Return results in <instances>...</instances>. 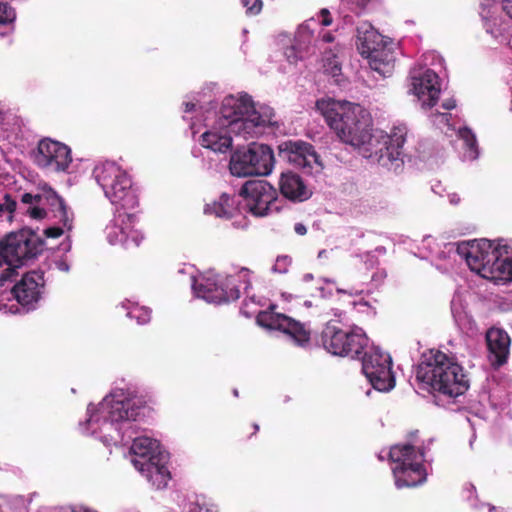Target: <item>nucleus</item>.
<instances>
[{
    "instance_id": "f3484780",
    "label": "nucleus",
    "mask_w": 512,
    "mask_h": 512,
    "mask_svg": "<svg viewBox=\"0 0 512 512\" xmlns=\"http://www.w3.org/2000/svg\"><path fill=\"white\" fill-rule=\"evenodd\" d=\"M194 289L198 297L209 303H228L240 297V291L231 278L219 282L207 279L203 283L196 284Z\"/></svg>"
},
{
    "instance_id": "c756f323",
    "label": "nucleus",
    "mask_w": 512,
    "mask_h": 512,
    "mask_svg": "<svg viewBox=\"0 0 512 512\" xmlns=\"http://www.w3.org/2000/svg\"><path fill=\"white\" fill-rule=\"evenodd\" d=\"M200 144L214 152L225 153L232 147V137L229 131L209 130L201 135Z\"/></svg>"
},
{
    "instance_id": "58836bf2",
    "label": "nucleus",
    "mask_w": 512,
    "mask_h": 512,
    "mask_svg": "<svg viewBox=\"0 0 512 512\" xmlns=\"http://www.w3.org/2000/svg\"><path fill=\"white\" fill-rule=\"evenodd\" d=\"M319 16L321 18L320 23L322 26H330L332 24L333 18L328 9H326V8L321 9L319 12Z\"/></svg>"
},
{
    "instance_id": "f704fd0d",
    "label": "nucleus",
    "mask_w": 512,
    "mask_h": 512,
    "mask_svg": "<svg viewBox=\"0 0 512 512\" xmlns=\"http://www.w3.org/2000/svg\"><path fill=\"white\" fill-rule=\"evenodd\" d=\"M131 318L137 320L141 325L146 324L151 319V309L147 307H137L129 312Z\"/></svg>"
},
{
    "instance_id": "6ab92c4d",
    "label": "nucleus",
    "mask_w": 512,
    "mask_h": 512,
    "mask_svg": "<svg viewBox=\"0 0 512 512\" xmlns=\"http://www.w3.org/2000/svg\"><path fill=\"white\" fill-rule=\"evenodd\" d=\"M485 341L488 360L494 369H499L508 361L511 338L505 330L491 327L485 333Z\"/></svg>"
},
{
    "instance_id": "4be33fe9",
    "label": "nucleus",
    "mask_w": 512,
    "mask_h": 512,
    "mask_svg": "<svg viewBox=\"0 0 512 512\" xmlns=\"http://www.w3.org/2000/svg\"><path fill=\"white\" fill-rule=\"evenodd\" d=\"M506 245L499 246L495 259L484 269L481 276L495 283H506L512 280V259Z\"/></svg>"
},
{
    "instance_id": "de8ad7c7",
    "label": "nucleus",
    "mask_w": 512,
    "mask_h": 512,
    "mask_svg": "<svg viewBox=\"0 0 512 512\" xmlns=\"http://www.w3.org/2000/svg\"><path fill=\"white\" fill-rule=\"evenodd\" d=\"M252 431L250 432V436L255 435L259 431V425L256 423L251 424Z\"/></svg>"
},
{
    "instance_id": "0eeeda50",
    "label": "nucleus",
    "mask_w": 512,
    "mask_h": 512,
    "mask_svg": "<svg viewBox=\"0 0 512 512\" xmlns=\"http://www.w3.org/2000/svg\"><path fill=\"white\" fill-rule=\"evenodd\" d=\"M21 202L29 205L25 210L31 218L41 220L47 217L45 207L53 214V217L63 225L67 231L73 228V213L69 212L65 200L49 185L44 184L37 188V193H24Z\"/></svg>"
},
{
    "instance_id": "ea45409f",
    "label": "nucleus",
    "mask_w": 512,
    "mask_h": 512,
    "mask_svg": "<svg viewBox=\"0 0 512 512\" xmlns=\"http://www.w3.org/2000/svg\"><path fill=\"white\" fill-rule=\"evenodd\" d=\"M502 9L512 19V0H502Z\"/></svg>"
},
{
    "instance_id": "f03ea898",
    "label": "nucleus",
    "mask_w": 512,
    "mask_h": 512,
    "mask_svg": "<svg viewBox=\"0 0 512 512\" xmlns=\"http://www.w3.org/2000/svg\"><path fill=\"white\" fill-rule=\"evenodd\" d=\"M316 108L343 143L353 147L371 144L368 114L359 104L328 98L317 100Z\"/></svg>"
},
{
    "instance_id": "aec40b11",
    "label": "nucleus",
    "mask_w": 512,
    "mask_h": 512,
    "mask_svg": "<svg viewBox=\"0 0 512 512\" xmlns=\"http://www.w3.org/2000/svg\"><path fill=\"white\" fill-rule=\"evenodd\" d=\"M411 86L413 94L423 107L432 108L436 105L441 89L439 77L433 70L426 69L419 76H412Z\"/></svg>"
},
{
    "instance_id": "9d476101",
    "label": "nucleus",
    "mask_w": 512,
    "mask_h": 512,
    "mask_svg": "<svg viewBox=\"0 0 512 512\" xmlns=\"http://www.w3.org/2000/svg\"><path fill=\"white\" fill-rule=\"evenodd\" d=\"M362 371L374 389L389 391L395 385L392 373V359L378 347L363 352Z\"/></svg>"
},
{
    "instance_id": "79ce46f5",
    "label": "nucleus",
    "mask_w": 512,
    "mask_h": 512,
    "mask_svg": "<svg viewBox=\"0 0 512 512\" xmlns=\"http://www.w3.org/2000/svg\"><path fill=\"white\" fill-rule=\"evenodd\" d=\"M285 53L287 55L288 60L291 63H293V62H295L297 60V58L295 56V49H294V47L287 48Z\"/></svg>"
},
{
    "instance_id": "f8f14e48",
    "label": "nucleus",
    "mask_w": 512,
    "mask_h": 512,
    "mask_svg": "<svg viewBox=\"0 0 512 512\" xmlns=\"http://www.w3.org/2000/svg\"><path fill=\"white\" fill-rule=\"evenodd\" d=\"M277 306L272 304L266 310L260 311L256 316L259 326L278 330L290 336L299 346H305L310 341V331L305 325L293 318L276 311Z\"/></svg>"
},
{
    "instance_id": "2f4dec72",
    "label": "nucleus",
    "mask_w": 512,
    "mask_h": 512,
    "mask_svg": "<svg viewBox=\"0 0 512 512\" xmlns=\"http://www.w3.org/2000/svg\"><path fill=\"white\" fill-rule=\"evenodd\" d=\"M323 67L325 73L332 77H338L341 74V64L334 54L325 58Z\"/></svg>"
},
{
    "instance_id": "412c9836",
    "label": "nucleus",
    "mask_w": 512,
    "mask_h": 512,
    "mask_svg": "<svg viewBox=\"0 0 512 512\" xmlns=\"http://www.w3.org/2000/svg\"><path fill=\"white\" fill-rule=\"evenodd\" d=\"M44 283V273L42 271H30L22 276L13 286L11 292L19 304L29 306L40 299Z\"/></svg>"
},
{
    "instance_id": "f257e3e1",
    "label": "nucleus",
    "mask_w": 512,
    "mask_h": 512,
    "mask_svg": "<svg viewBox=\"0 0 512 512\" xmlns=\"http://www.w3.org/2000/svg\"><path fill=\"white\" fill-rule=\"evenodd\" d=\"M416 378L442 395L456 398L469 389V378L456 357L430 349L422 354Z\"/></svg>"
},
{
    "instance_id": "b1692460",
    "label": "nucleus",
    "mask_w": 512,
    "mask_h": 512,
    "mask_svg": "<svg viewBox=\"0 0 512 512\" xmlns=\"http://www.w3.org/2000/svg\"><path fill=\"white\" fill-rule=\"evenodd\" d=\"M133 465L157 489L166 487L171 478L168 467L164 462V457L153 462L133 460Z\"/></svg>"
},
{
    "instance_id": "4c0bfd02",
    "label": "nucleus",
    "mask_w": 512,
    "mask_h": 512,
    "mask_svg": "<svg viewBox=\"0 0 512 512\" xmlns=\"http://www.w3.org/2000/svg\"><path fill=\"white\" fill-rule=\"evenodd\" d=\"M64 233V229L58 226L48 227L44 230V235L47 238H59Z\"/></svg>"
},
{
    "instance_id": "7ed1b4c3",
    "label": "nucleus",
    "mask_w": 512,
    "mask_h": 512,
    "mask_svg": "<svg viewBox=\"0 0 512 512\" xmlns=\"http://www.w3.org/2000/svg\"><path fill=\"white\" fill-rule=\"evenodd\" d=\"M222 116L230 120L229 132L242 136L244 139L254 138L260 129L272 122L273 113L268 108L258 110L248 94L239 98L227 97L221 107Z\"/></svg>"
},
{
    "instance_id": "473e14b6",
    "label": "nucleus",
    "mask_w": 512,
    "mask_h": 512,
    "mask_svg": "<svg viewBox=\"0 0 512 512\" xmlns=\"http://www.w3.org/2000/svg\"><path fill=\"white\" fill-rule=\"evenodd\" d=\"M379 2L380 0H349L351 10L357 14L373 9Z\"/></svg>"
},
{
    "instance_id": "e433bc0d",
    "label": "nucleus",
    "mask_w": 512,
    "mask_h": 512,
    "mask_svg": "<svg viewBox=\"0 0 512 512\" xmlns=\"http://www.w3.org/2000/svg\"><path fill=\"white\" fill-rule=\"evenodd\" d=\"M3 201V203L0 202V215L4 212L13 214L17 209V202L8 193L4 194Z\"/></svg>"
},
{
    "instance_id": "c85d7f7f",
    "label": "nucleus",
    "mask_w": 512,
    "mask_h": 512,
    "mask_svg": "<svg viewBox=\"0 0 512 512\" xmlns=\"http://www.w3.org/2000/svg\"><path fill=\"white\" fill-rule=\"evenodd\" d=\"M158 445L156 441L148 437H138L134 439L130 451L134 455L133 460H141L143 462H153L163 455L157 451Z\"/></svg>"
},
{
    "instance_id": "7c9ffc66",
    "label": "nucleus",
    "mask_w": 512,
    "mask_h": 512,
    "mask_svg": "<svg viewBox=\"0 0 512 512\" xmlns=\"http://www.w3.org/2000/svg\"><path fill=\"white\" fill-rule=\"evenodd\" d=\"M459 137L464 141L466 147L472 152V158L478 155L476 136L471 129L464 127L459 129Z\"/></svg>"
},
{
    "instance_id": "bb28decb",
    "label": "nucleus",
    "mask_w": 512,
    "mask_h": 512,
    "mask_svg": "<svg viewBox=\"0 0 512 512\" xmlns=\"http://www.w3.org/2000/svg\"><path fill=\"white\" fill-rule=\"evenodd\" d=\"M406 141V128L394 127L390 134L383 136V147L379 148L376 153H380V157H387L390 161L396 160L401 154V149Z\"/></svg>"
},
{
    "instance_id": "1a4fd4ad",
    "label": "nucleus",
    "mask_w": 512,
    "mask_h": 512,
    "mask_svg": "<svg viewBox=\"0 0 512 512\" xmlns=\"http://www.w3.org/2000/svg\"><path fill=\"white\" fill-rule=\"evenodd\" d=\"M323 347L333 355L359 358L368 347L369 339L362 329H342L327 323L321 332Z\"/></svg>"
},
{
    "instance_id": "a18cd8bd",
    "label": "nucleus",
    "mask_w": 512,
    "mask_h": 512,
    "mask_svg": "<svg viewBox=\"0 0 512 512\" xmlns=\"http://www.w3.org/2000/svg\"><path fill=\"white\" fill-rule=\"evenodd\" d=\"M196 105L193 102L184 103V111L189 113L195 110Z\"/></svg>"
},
{
    "instance_id": "6e6552de",
    "label": "nucleus",
    "mask_w": 512,
    "mask_h": 512,
    "mask_svg": "<svg viewBox=\"0 0 512 512\" xmlns=\"http://www.w3.org/2000/svg\"><path fill=\"white\" fill-rule=\"evenodd\" d=\"M274 165L273 150L265 144L251 143L231 155L229 169L238 177L266 176Z\"/></svg>"
},
{
    "instance_id": "49530a36",
    "label": "nucleus",
    "mask_w": 512,
    "mask_h": 512,
    "mask_svg": "<svg viewBox=\"0 0 512 512\" xmlns=\"http://www.w3.org/2000/svg\"><path fill=\"white\" fill-rule=\"evenodd\" d=\"M57 267H58L59 270H61L63 272H68L69 271V265L65 261H59L57 263Z\"/></svg>"
},
{
    "instance_id": "9b49d317",
    "label": "nucleus",
    "mask_w": 512,
    "mask_h": 512,
    "mask_svg": "<svg viewBox=\"0 0 512 512\" xmlns=\"http://www.w3.org/2000/svg\"><path fill=\"white\" fill-rule=\"evenodd\" d=\"M239 196L246 200V205L254 216L264 217L279 210L277 191L265 180L247 181L241 187Z\"/></svg>"
},
{
    "instance_id": "cd10ccee",
    "label": "nucleus",
    "mask_w": 512,
    "mask_h": 512,
    "mask_svg": "<svg viewBox=\"0 0 512 512\" xmlns=\"http://www.w3.org/2000/svg\"><path fill=\"white\" fill-rule=\"evenodd\" d=\"M366 58L369 60L371 69L378 72L383 77L389 76L394 70L395 54L392 49L387 48V46L374 51Z\"/></svg>"
},
{
    "instance_id": "09e8293b",
    "label": "nucleus",
    "mask_w": 512,
    "mask_h": 512,
    "mask_svg": "<svg viewBox=\"0 0 512 512\" xmlns=\"http://www.w3.org/2000/svg\"><path fill=\"white\" fill-rule=\"evenodd\" d=\"M199 512H212L209 509H203L202 507L199 509Z\"/></svg>"
},
{
    "instance_id": "2eb2a0df",
    "label": "nucleus",
    "mask_w": 512,
    "mask_h": 512,
    "mask_svg": "<svg viewBox=\"0 0 512 512\" xmlns=\"http://www.w3.org/2000/svg\"><path fill=\"white\" fill-rule=\"evenodd\" d=\"M500 244L495 245L487 239L462 242L457 246V253L465 258L469 268L480 276L484 269L495 259Z\"/></svg>"
},
{
    "instance_id": "5701e85b",
    "label": "nucleus",
    "mask_w": 512,
    "mask_h": 512,
    "mask_svg": "<svg viewBox=\"0 0 512 512\" xmlns=\"http://www.w3.org/2000/svg\"><path fill=\"white\" fill-rule=\"evenodd\" d=\"M279 190L283 197L292 202H304L312 195L302 178L293 172L281 174Z\"/></svg>"
},
{
    "instance_id": "c03bdc74",
    "label": "nucleus",
    "mask_w": 512,
    "mask_h": 512,
    "mask_svg": "<svg viewBox=\"0 0 512 512\" xmlns=\"http://www.w3.org/2000/svg\"><path fill=\"white\" fill-rule=\"evenodd\" d=\"M442 107L445 109V110H452L453 108L456 107V103L454 100H448V101H445L442 103Z\"/></svg>"
},
{
    "instance_id": "ddd939ff",
    "label": "nucleus",
    "mask_w": 512,
    "mask_h": 512,
    "mask_svg": "<svg viewBox=\"0 0 512 512\" xmlns=\"http://www.w3.org/2000/svg\"><path fill=\"white\" fill-rule=\"evenodd\" d=\"M32 157L37 167L51 172H65L72 162L70 147L51 138L41 139Z\"/></svg>"
},
{
    "instance_id": "72a5a7b5",
    "label": "nucleus",
    "mask_w": 512,
    "mask_h": 512,
    "mask_svg": "<svg viewBox=\"0 0 512 512\" xmlns=\"http://www.w3.org/2000/svg\"><path fill=\"white\" fill-rule=\"evenodd\" d=\"M15 18V10L8 3L0 1V24L13 23Z\"/></svg>"
},
{
    "instance_id": "a19ab883",
    "label": "nucleus",
    "mask_w": 512,
    "mask_h": 512,
    "mask_svg": "<svg viewBox=\"0 0 512 512\" xmlns=\"http://www.w3.org/2000/svg\"><path fill=\"white\" fill-rule=\"evenodd\" d=\"M294 231L300 236H304L307 233V228L303 223H296L294 225Z\"/></svg>"
},
{
    "instance_id": "a211bd4d",
    "label": "nucleus",
    "mask_w": 512,
    "mask_h": 512,
    "mask_svg": "<svg viewBox=\"0 0 512 512\" xmlns=\"http://www.w3.org/2000/svg\"><path fill=\"white\" fill-rule=\"evenodd\" d=\"M102 409L106 413V419L110 422L136 421L146 409L145 402L140 399L116 400L114 396L107 397L102 404Z\"/></svg>"
},
{
    "instance_id": "c9c22d12",
    "label": "nucleus",
    "mask_w": 512,
    "mask_h": 512,
    "mask_svg": "<svg viewBox=\"0 0 512 512\" xmlns=\"http://www.w3.org/2000/svg\"><path fill=\"white\" fill-rule=\"evenodd\" d=\"M241 2L246 7V14L249 16L258 15L262 11V0H242Z\"/></svg>"
},
{
    "instance_id": "a878e982",
    "label": "nucleus",
    "mask_w": 512,
    "mask_h": 512,
    "mask_svg": "<svg viewBox=\"0 0 512 512\" xmlns=\"http://www.w3.org/2000/svg\"><path fill=\"white\" fill-rule=\"evenodd\" d=\"M239 195L222 193L217 201L206 204L204 213L218 218L230 219L238 212Z\"/></svg>"
},
{
    "instance_id": "39448f33",
    "label": "nucleus",
    "mask_w": 512,
    "mask_h": 512,
    "mask_svg": "<svg viewBox=\"0 0 512 512\" xmlns=\"http://www.w3.org/2000/svg\"><path fill=\"white\" fill-rule=\"evenodd\" d=\"M97 183L105 196L120 209H134L139 199L128 173L114 162H105L94 169Z\"/></svg>"
},
{
    "instance_id": "423d86ee",
    "label": "nucleus",
    "mask_w": 512,
    "mask_h": 512,
    "mask_svg": "<svg viewBox=\"0 0 512 512\" xmlns=\"http://www.w3.org/2000/svg\"><path fill=\"white\" fill-rule=\"evenodd\" d=\"M423 450H415L411 444H397L391 447L389 459L397 488H409L423 484L427 473L423 466Z\"/></svg>"
},
{
    "instance_id": "dca6fc26",
    "label": "nucleus",
    "mask_w": 512,
    "mask_h": 512,
    "mask_svg": "<svg viewBox=\"0 0 512 512\" xmlns=\"http://www.w3.org/2000/svg\"><path fill=\"white\" fill-rule=\"evenodd\" d=\"M279 156L307 172L316 169L319 172L323 165L314 147L303 141H286L279 146Z\"/></svg>"
},
{
    "instance_id": "393cba45",
    "label": "nucleus",
    "mask_w": 512,
    "mask_h": 512,
    "mask_svg": "<svg viewBox=\"0 0 512 512\" xmlns=\"http://www.w3.org/2000/svg\"><path fill=\"white\" fill-rule=\"evenodd\" d=\"M357 49L363 57L386 46L383 36L370 24L363 23L357 27Z\"/></svg>"
},
{
    "instance_id": "4468645a",
    "label": "nucleus",
    "mask_w": 512,
    "mask_h": 512,
    "mask_svg": "<svg viewBox=\"0 0 512 512\" xmlns=\"http://www.w3.org/2000/svg\"><path fill=\"white\" fill-rule=\"evenodd\" d=\"M127 210H118L112 225L108 227L109 242L121 244L126 249L138 247L143 239L141 231L135 227L136 215Z\"/></svg>"
},
{
    "instance_id": "37998d69",
    "label": "nucleus",
    "mask_w": 512,
    "mask_h": 512,
    "mask_svg": "<svg viewBox=\"0 0 512 512\" xmlns=\"http://www.w3.org/2000/svg\"><path fill=\"white\" fill-rule=\"evenodd\" d=\"M321 39L325 43H331L334 41V36L331 32H325L321 35Z\"/></svg>"
},
{
    "instance_id": "20e7f679",
    "label": "nucleus",
    "mask_w": 512,
    "mask_h": 512,
    "mask_svg": "<svg viewBox=\"0 0 512 512\" xmlns=\"http://www.w3.org/2000/svg\"><path fill=\"white\" fill-rule=\"evenodd\" d=\"M44 240L31 229H21L7 234L0 241V267L7 265L0 275V286L13 281L23 261L36 257L43 251Z\"/></svg>"
}]
</instances>
